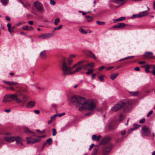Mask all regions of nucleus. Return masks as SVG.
Listing matches in <instances>:
<instances>
[{"label": "nucleus", "instance_id": "55", "mask_svg": "<svg viewBox=\"0 0 155 155\" xmlns=\"http://www.w3.org/2000/svg\"><path fill=\"white\" fill-rule=\"evenodd\" d=\"M78 66V65H77V64L76 63L75 64H74L73 66L72 67H70L71 68V70L73 69L75 67H77Z\"/></svg>", "mask_w": 155, "mask_h": 155}, {"label": "nucleus", "instance_id": "21", "mask_svg": "<svg viewBox=\"0 0 155 155\" xmlns=\"http://www.w3.org/2000/svg\"><path fill=\"white\" fill-rule=\"evenodd\" d=\"M118 74L116 73L115 74H112L111 75L110 78L112 80H114L116 77L118 75Z\"/></svg>", "mask_w": 155, "mask_h": 155}, {"label": "nucleus", "instance_id": "47", "mask_svg": "<svg viewBox=\"0 0 155 155\" xmlns=\"http://www.w3.org/2000/svg\"><path fill=\"white\" fill-rule=\"evenodd\" d=\"M75 57H76V56L75 55H74V54H71V55H70L69 58L71 59L72 58H73Z\"/></svg>", "mask_w": 155, "mask_h": 155}, {"label": "nucleus", "instance_id": "4", "mask_svg": "<svg viewBox=\"0 0 155 155\" xmlns=\"http://www.w3.org/2000/svg\"><path fill=\"white\" fill-rule=\"evenodd\" d=\"M125 103L124 102H119L115 104L112 107L110 110L111 111L114 112H116L123 107Z\"/></svg>", "mask_w": 155, "mask_h": 155}, {"label": "nucleus", "instance_id": "42", "mask_svg": "<svg viewBox=\"0 0 155 155\" xmlns=\"http://www.w3.org/2000/svg\"><path fill=\"white\" fill-rule=\"evenodd\" d=\"M97 152V150L96 148H95L93 152L92 153V155H96Z\"/></svg>", "mask_w": 155, "mask_h": 155}, {"label": "nucleus", "instance_id": "20", "mask_svg": "<svg viewBox=\"0 0 155 155\" xmlns=\"http://www.w3.org/2000/svg\"><path fill=\"white\" fill-rule=\"evenodd\" d=\"M7 26L8 28V31L11 34H12V32H14L13 30L12 29H11V25L10 23H8L7 25Z\"/></svg>", "mask_w": 155, "mask_h": 155}, {"label": "nucleus", "instance_id": "29", "mask_svg": "<svg viewBox=\"0 0 155 155\" xmlns=\"http://www.w3.org/2000/svg\"><path fill=\"white\" fill-rule=\"evenodd\" d=\"M90 56L91 57L93 58L94 59H96L97 58L95 55L92 52H90Z\"/></svg>", "mask_w": 155, "mask_h": 155}, {"label": "nucleus", "instance_id": "5", "mask_svg": "<svg viewBox=\"0 0 155 155\" xmlns=\"http://www.w3.org/2000/svg\"><path fill=\"white\" fill-rule=\"evenodd\" d=\"M54 31H53L52 33H47L38 36V38L42 39L50 38L53 37L54 35Z\"/></svg>", "mask_w": 155, "mask_h": 155}, {"label": "nucleus", "instance_id": "7", "mask_svg": "<svg viewBox=\"0 0 155 155\" xmlns=\"http://www.w3.org/2000/svg\"><path fill=\"white\" fill-rule=\"evenodd\" d=\"M141 130L142 134L146 136L149 135L150 134V130L148 127L146 126H143L142 127Z\"/></svg>", "mask_w": 155, "mask_h": 155}, {"label": "nucleus", "instance_id": "31", "mask_svg": "<svg viewBox=\"0 0 155 155\" xmlns=\"http://www.w3.org/2000/svg\"><path fill=\"white\" fill-rule=\"evenodd\" d=\"M47 142L49 145H51L52 143V140L51 138H49L47 140Z\"/></svg>", "mask_w": 155, "mask_h": 155}, {"label": "nucleus", "instance_id": "14", "mask_svg": "<svg viewBox=\"0 0 155 155\" xmlns=\"http://www.w3.org/2000/svg\"><path fill=\"white\" fill-rule=\"evenodd\" d=\"M9 97V94L6 95L4 96L2 101L5 103H6L7 102H10L11 101L9 99V98H10Z\"/></svg>", "mask_w": 155, "mask_h": 155}, {"label": "nucleus", "instance_id": "62", "mask_svg": "<svg viewBox=\"0 0 155 155\" xmlns=\"http://www.w3.org/2000/svg\"><path fill=\"white\" fill-rule=\"evenodd\" d=\"M23 24L22 22H20L19 23H18L17 24H16V25L17 26H19Z\"/></svg>", "mask_w": 155, "mask_h": 155}, {"label": "nucleus", "instance_id": "38", "mask_svg": "<svg viewBox=\"0 0 155 155\" xmlns=\"http://www.w3.org/2000/svg\"><path fill=\"white\" fill-rule=\"evenodd\" d=\"M22 29L25 30H29V28L28 26L25 25L22 27Z\"/></svg>", "mask_w": 155, "mask_h": 155}, {"label": "nucleus", "instance_id": "8", "mask_svg": "<svg viewBox=\"0 0 155 155\" xmlns=\"http://www.w3.org/2000/svg\"><path fill=\"white\" fill-rule=\"evenodd\" d=\"M87 68H86L85 67L84 64H83L81 66H79L75 70L72 71L73 73H72V74H73L76 72L80 71L82 70L83 69H84V70H87Z\"/></svg>", "mask_w": 155, "mask_h": 155}, {"label": "nucleus", "instance_id": "28", "mask_svg": "<svg viewBox=\"0 0 155 155\" xmlns=\"http://www.w3.org/2000/svg\"><path fill=\"white\" fill-rule=\"evenodd\" d=\"M79 31L81 33L83 34H86L87 33V32L85 31L84 30L81 28H80L79 29Z\"/></svg>", "mask_w": 155, "mask_h": 155}, {"label": "nucleus", "instance_id": "64", "mask_svg": "<svg viewBox=\"0 0 155 155\" xmlns=\"http://www.w3.org/2000/svg\"><path fill=\"white\" fill-rule=\"evenodd\" d=\"M5 19L7 21H9L10 20V18L9 17L6 16L5 17Z\"/></svg>", "mask_w": 155, "mask_h": 155}, {"label": "nucleus", "instance_id": "6", "mask_svg": "<svg viewBox=\"0 0 155 155\" xmlns=\"http://www.w3.org/2000/svg\"><path fill=\"white\" fill-rule=\"evenodd\" d=\"M33 4L39 12H44L42 5L40 2L36 1L34 2Z\"/></svg>", "mask_w": 155, "mask_h": 155}, {"label": "nucleus", "instance_id": "48", "mask_svg": "<svg viewBox=\"0 0 155 155\" xmlns=\"http://www.w3.org/2000/svg\"><path fill=\"white\" fill-rule=\"evenodd\" d=\"M145 121V119L143 118L140 120L139 123L140 124L143 123Z\"/></svg>", "mask_w": 155, "mask_h": 155}, {"label": "nucleus", "instance_id": "50", "mask_svg": "<svg viewBox=\"0 0 155 155\" xmlns=\"http://www.w3.org/2000/svg\"><path fill=\"white\" fill-rule=\"evenodd\" d=\"M99 79L101 81H104L103 77L102 76H99Z\"/></svg>", "mask_w": 155, "mask_h": 155}, {"label": "nucleus", "instance_id": "44", "mask_svg": "<svg viewBox=\"0 0 155 155\" xmlns=\"http://www.w3.org/2000/svg\"><path fill=\"white\" fill-rule=\"evenodd\" d=\"M15 101L18 103H20L21 102V101L18 97L15 100Z\"/></svg>", "mask_w": 155, "mask_h": 155}, {"label": "nucleus", "instance_id": "30", "mask_svg": "<svg viewBox=\"0 0 155 155\" xmlns=\"http://www.w3.org/2000/svg\"><path fill=\"white\" fill-rule=\"evenodd\" d=\"M60 19L59 18H57L55 19L54 22V24L55 25H58V22H59Z\"/></svg>", "mask_w": 155, "mask_h": 155}, {"label": "nucleus", "instance_id": "36", "mask_svg": "<svg viewBox=\"0 0 155 155\" xmlns=\"http://www.w3.org/2000/svg\"><path fill=\"white\" fill-rule=\"evenodd\" d=\"M36 131L39 134H44L45 132V130H43L42 131H41L39 130L38 129L36 130Z\"/></svg>", "mask_w": 155, "mask_h": 155}, {"label": "nucleus", "instance_id": "18", "mask_svg": "<svg viewBox=\"0 0 155 155\" xmlns=\"http://www.w3.org/2000/svg\"><path fill=\"white\" fill-rule=\"evenodd\" d=\"M9 97L10 98L12 99V100H16V99L18 95L15 94H9Z\"/></svg>", "mask_w": 155, "mask_h": 155}, {"label": "nucleus", "instance_id": "22", "mask_svg": "<svg viewBox=\"0 0 155 155\" xmlns=\"http://www.w3.org/2000/svg\"><path fill=\"white\" fill-rule=\"evenodd\" d=\"M129 93L130 94V95L134 96H136L138 95L139 94V92L138 91L136 92H129Z\"/></svg>", "mask_w": 155, "mask_h": 155}, {"label": "nucleus", "instance_id": "3", "mask_svg": "<svg viewBox=\"0 0 155 155\" xmlns=\"http://www.w3.org/2000/svg\"><path fill=\"white\" fill-rule=\"evenodd\" d=\"M61 70L62 74L64 76L72 75V71H71L70 67L68 66L66 62L64 61L62 64Z\"/></svg>", "mask_w": 155, "mask_h": 155}, {"label": "nucleus", "instance_id": "53", "mask_svg": "<svg viewBox=\"0 0 155 155\" xmlns=\"http://www.w3.org/2000/svg\"><path fill=\"white\" fill-rule=\"evenodd\" d=\"M120 21H122L125 20L126 19V18L125 17H121L119 18Z\"/></svg>", "mask_w": 155, "mask_h": 155}, {"label": "nucleus", "instance_id": "41", "mask_svg": "<svg viewBox=\"0 0 155 155\" xmlns=\"http://www.w3.org/2000/svg\"><path fill=\"white\" fill-rule=\"evenodd\" d=\"M139 14H137V15H134L132 16L131 17V18H140V17H139Z\"/></svg>", "mask_w": 155, "mask_h": 155}, {"label": "nucleus", "instance_id": "37", "mask_svg": "<svg viewBox=\"0 0 155 155\" xmlns=\"http://www.w3.org/2000/svg\"><path fill=\"white\" fill-rule=\"evenodd\" d=\"M41 139H33V143H34L38 142L40 141Z\"/></svg>", "mask_w": 155, "mask_h": 155}, {"label": "nucleus", "instance_id": "49", "mask_svg": "<svg viewBox=\"0 0 155 155\" xmlns=\"http://www.w3.org/2000/svg\"><path fill=\"white\" fill-rule=\"evenodd\" d=\"M50 3L51 5H55V1L53 0H50Z\"/></svg>", "mask_w": 155, "mask_h": 155}, {"label": "nucleus", "instance_id": "34", "mask_svg": "<svg viewBox=\"0 0 155 155\" xmlns=\"http://www.w3.org/2000/svg\"><path fill=\"white\" fill-rule=\"evenodd\" d=\"M93 71V70L89 69L87 71L85 72V74H86L89 75V74H91V73H92Z\"/></svg>", "mask_w": 155, "mask_h": 155}, {"label": "nucleus", "instance_id": "27", "mask_svg": "<svg viewBox=\"0 0 155 155\" xmlns=\"http://www.w3.org/2000/svg\"><path fill=\"white\" fill-rule=\"evenodd\" d=\"M113 0L116 3H119V4L123 3L125 1V0Z\"/></svg>", "mask_w": 155, "mask_h": 155}, {"label": "nucleus", "instance_id": "51", "mask_svg": "<svg viewBox=\"0 0 155 155\" xmlns=\"http://www.w3.org/2000/svg\"><path fill=\"white\" fill-rule=\"evenodd\" d=\"M65 114V113L64 112H63L62 113L58 114H57V115L59 117H61Z\"/></svg>", "mask_w": 155, "mask_h": 155}, {"label": "nucleus", "instance_id": "9", "mask_svg": "<svg viewBox=\"0 0 155 155\" xmlns=\"http://www.w3.org/2000/svg\"><path fill=\"white\" fill-rule=\"evenodd\" d=\"M4 139L5 141L11 143L15 141V137L14 136H6L4 137Z\"/></svg>", "mask_w": 155, "mask_h": 155}, {"label": "nucleus", "instance_id": "1", "mask_svg": "<svg viewBox=\"0 0 155 155\" xmlns=\"http://www.w3.org/2000/svg\"><path fill=\"white\" fill-rule=\"evenodd\" d=\"M95 103L93 100H86L85 98L83 105L80 108L79 110L82 111L86 109L89 111H93L95 110Z\"/></svg>", "mask_w": 155, "mask_h": 155}, {"label": "nucleus", "instance_id": "40", "mask_svg": "<svg viewBox=\"0 0 155 155\" xmlns=\"http://www.w3.org/2000/svg\"><path fill=\"white\" fill-rule=\"evenodd\" d=\"M97 136L96 135H93L92 136V139L93 140L97 141Z\"/></svg>", "mask_w": 155, "mask_h": 155}, {"label": "nucleus", "instance_id": "13", "mask_svg": "<svg viewBox=\"0 0 155 155\" xmlns=\"http://www.w3.org/2000/svg\"><path fill=\"white\" fill-rule=\"evenodd\" d=\"M40 58L43 59H45L47 57V55L45 50L41 52L39 54Z\"/></svg>", "mask_w": 155, "mask_h": 155}, {"label": "nucleus", "instance_id": "46", "mask_svg": "<svg viewBox=\"0 0 155 155\" xmlns=\"http://www.w3.org/2000/svg\"><path fill=\"white\" fill-rule=\"evenodd\" d=\"M62 27V25H60L58 27L54 29V31H55L57 30L60 29Z\"/></svg>", "mask_w": 155, "mask_h": 155}, {"label": "nucleus", "instance_id": "32", "mask_svg": "<svg viewBox=\"0 0 155 155\" xmlns=\"http://www.w3.org/2000/svg\"><path fill=\"white\" fill-rule=\"evenodd\" d=\"M86 62V61L85 60H82L78 62L77 63H76V64L78 66L79 65L81 64H82L85 63Z\"/></svg>", "mask_w": 155, "mask_h": 155}, {"label": "nucleus", "instance_id": "57", "mask_svg": "<svg viewBox=\"0 0 155 155\" xmlns=\"http://www.w3.org/2000/svg\"><path fill=\"white\" fill-rule=\"evenodd\" d=\"M140 126L137 124H135L134 125V127L135 129H136L138 128Z\"/></svg>", "mask_w": 155, "mask_h": 155}, {"label": "nucleus", "instance_id": "11", "mask_svg": "<svg viewBox=\"0 0 155 155\" xmlns=\"http://www.w3.org/2000/svg\"><path fill=\"white\" fill-rule=\"evenodd\" d=\"M15 140L16 143L17 144L19 145H20L21 146H23V144L21 142L22 139L19 136H18L16 137H15Z\"/></svg>", "mask_w": 155, "mask_h": 155}, {"label": "nucleus", "instance_id": "54", "mask_svg": "<svg viewBox=\"0 0 155 155\" xmlns=\"http://www.w3.org/2000/svg\"><path fill=\"white\" fill-rule=\"evenodd\" d=\"M153 113V111L152 110L150 111L148 114L147 115V117H149Z\"/></svg>", "mask_w": 155, "mask_h": 155}, {"label": "nucleus", "instance_id": "10", "mask_svg": "<svg viewBox=\"0 0 155 155\" xmlns=\"http://www.w3.org/2000/svg\"><path fill=\"white\" fill-rule=\"evenodd\" d=\"M153 53L150 52H147L145 53L144 56L149 58L155 59V56L153 55Z\"/></svg>", "mask_w": 155, "mask_h": 155}, {"label": "nucleus", "instance_id": "2", "mask_svg": "<svg viewBox=\"0 0 155 155\" xmlns=\"http://www.w3.org/2000/svg\"><path fill=\"white\" fill-rule=\"evenodd\" d=\"M85 97L77 96H73L71 98V102L72 104L78 107L79 110L80 108L82 105Z\"/></svg>", "mask_w": 155, "mask_h": 155}, {"label": "nucleus", "instance_id": "61", "mask_svg": "<svg viewBox=\"0 0 155 155\" xmlns=\"http://www.w3.org/2000/svg\"><path fill=\"white\" fill-rule=\"evenodd\" d=\"M96 75V74H93L92 75L91 79H94Z\"/></svg>", "mask_w": 155, "mask_h": 155}, {"label": "nucleus", "instance_id": "52", "mask_svg": "<svg viewBox=\"0 0 155 155\" xmlns=\"http://www.w3.org/2000/svg\"><path fill=\"white\" fill-rule=\"evenodd\" d=\"M134 57V56H129L126 57L125 58V60H126V59H131V58H133Z\"/></svg>", "mask_w": 155, "mask_h": 155}, {"label": "nucleus", "instance_id": "16", "mask_svg": "<svg viewBox=\"0 0 155 155\" xmlns=\"http://www.w3.org/2000/svg\"><path fill=\"white\" fill-rule=\"evenodd\" d=\"M27 143L28 144H33V139L31 137L26 138Z\"/></svg>", "mask_w": 155, "mask_h": 155}, {"label": "nucleus", "instance_id": "33", "mask_svg": "<svg viewBox=\"0 0 155 155\" xmlns=\"http://www.w3.org/2000/svg\"><path fill=\"white\" fill-rule=\"evenodd\" d=\"M97 23L100 25H104L105 24L104 22H101L99 21H97L96 22Z\"/></svg>", "mask_w": 155, "mask_h": 155}, {"label": "nucleus", "instance_id": "35", "mask_svg": "<svg viewBox=\"0 0 155 155\" xmlns=\"http://www.w3.org/2000/svg\"><path fill=\"white\" fill-rule=\"evenodd\" d=\"M73 62V60L71 59H70L69 58L68 61V63L67 65L68 66H70L71 65V64H72V63Z\"/></svg>", "mask_w": 155, "mask_h": 155}, {"label": "nucleus", "instance_id": "19", "mask_svg": "<svg viewBox=\"0 0 155 155\" xmlns=\"http://www.w3.org/2000/svg\"><path fill=\"white\" fill-rule=\"evenodd\" d=\"M35 105V103L33 101L30 102L28 104V107L31 108L34 107Z\"/></svg>", "mask_w": 155, "mask_h": 155}, {"label": "nucleus", "instance_id": "43", "mask_svg": "<svg viewBox=\"0 0 155 155\" xmlns=\"http://www.w3.org/2000/svg\"><path fill=\"white\" fill-rule=\"evenodd\" d=\"M150 68L149 66H147L145 68V71L147 73H149V72Z\"/></svg>", "mask_w": 155, "mask_h": 155}, {"label": "nucleus", "instance_id": "17", "mask_svg": "<svg viewBox=\"0 0 155 155\" xmlns=\"http://www.w3.org/2000/svg\"><path fill=\"white\" fill-rule=\"evenodd\" d=\"M148 13L149 12L147 11H145L143 12H140L139 13V17H141L143 16H145L148 15Z\"/></svg>", "mask_w": 155, "mask_h": 155}, {"label": "nucleus", "instance_id": "45", "mask_svg": "<svg viewBox=\"0 0 155 155\" xmlns=\"http://www.w3.org/2000/svg\"><path fill=\"white\" fill-rule=\"evenodd\" d=\"M56 116V114H55V115L53 116H52L51 117V120L53 121V120H54Z\"/></svg>", "mask_w": 155, "mask_h": 155}, {"label": "nucleus", "instance_id": "56", "mask_svg": "<svg viewBox=\"0 0 155 155\" xmlns=\"http://www.w3.org/2000/svg\"><path fill=\"white\" fill-rule=\"evenodd\" d=\"M119 117L120 118L119 119V120L121 121L122 120L123 117V116L121 114H120L119 115Z\"/></svg>", "mask_w": 155, "mask_h": 155}, {"label": "nucleus", "instance_id": "25", "mask_svg": "<svg viewBox=\"0 0 155 155\" xmlns=\"http://www.w3.org/2000/svg\"><path fill=\"white\" fill-rule=\"evenodd\" d=\"M84 65L86 68H87V67L88 66H89L91 68H93L94 66V64L93 63H92L90 64H84Z\"/></svg>", "mask_w": 155, "mask_h": 155}, {"label": "nucleus", "instance_id": "12", "mask_svg": "<svg viewBox=\"0 0 155 155\" xmlns=\"http://www.w3.org/2000/svg\"><path fill=\"white\" fill-rule=\"evenodd\" d=\"M111 140L110 137H107L103 139L101 141V143L103 144H105L109 142Z\"/></svg>", "mask_w": 155, "mask_h": 155}, {"label": "nucleus", "instance_id": "63", "mask_svg": "<svg viewBox=\"0 0 155 155\" xmlns=\"http://www.w3.org/2000/svg\"><path fill=\"white\" fill-rule=\"evenodd\" d=\"M104 66H102L99 68V71H101L102 69L104 68Z\"/></svg>", "mask_w": 155, "mask_h": 155}, {"label": "nucleus", "instance_id": "15", "mask_svg": "<svg viewBox=\"0 0 155 155\" xmlns=\"http://www.w3.org/2000/svg\"><path fill=\"white\" fill-rule=\"evenodd\" d=\"M3 82L9 85H13L18 84L17 82L15 81H7L4 80L3 81Z\"/></svg>", "mask_w": 155, "mask_h": 155}, {"label": "nucleus", "instance_id": "58", "mask_svg": "<svg viewBox=\"0 0 155 155\" xmlns=\"http://www.w3.org/2000/svg\"><path fill=\"white\" fill-rule=\"evenodd\" d=\"M153 75H155V66H153Z\"/></svg>", "mask_w": 155, "mask_h": 155}, {"label": "nucleus", "instance_id": "24", "mask_svg": "<svg viewBox=\"0 0 155 155\" xmlns=\"http://www.w3.org/2000/svg\"><path fill=\"white\" fill-rule=\"evenodd\" d=\"M85 18L87 19V21L88 22H91L93 20V18L92 17L88 16H86Z\"/></svg>", "mask_w": 155, "mask_h": 155}, {"label": "nucleus", "instance_id": "59", "mask_svg": "<svg viewBox=\"0 0 155 155\" xmlns=\"http://www.w3.org/2000/svg\"><path fill=\"white\" fill-rule=\"evenodd\" d=\"M101 137V136L100 135H98V136L97 137V141L98 142L99 141Z\"/></svg>", "mask_w": 155, "mask_h": 155}, {"label": "nucleus", "instance_id": "60", "mask_svg": "<svg viewBox=\"0 0 155 155\" xmlns=\"http://www.w3.org/2000/svg\"><path fill=\"white\" fill-rule=\"evenodd\" d=\"M120 134L122 135H124L125 134V130H123V131H121Z\"/></svg>", "mask_w": 155, "mask_h": 155}, {"label": "nucleus", "instance_id": "26", "mask_svg": "<svg viewBox=\"0 0 155 155\" xmlns=\"http://www.w3.org/2000/svg\"><path fill=\"white\" fill-rule=\"evenodd\" d=\"M1 2L4 5H6L8 4V0H1Z\"/></svg>", "mask_w": 155, "mask_h": 155}, {"label": "nucleus", "instance_id": "23", "mask_svg": "<svg viewBox=\"0 0 155 155\" xmlns=\"http://www.w3.org/2000/svg\"><path fill=\"white\" fill-rule=\"evenodd\" d=\"M118 25V28H123L126 25L124 23H119Z\"/></svg>", "mask_w": 155, "mask_h": 155}, {"label": "nucleus", "instance_id": "39", "mask_svg": "<svg viewBox=\"0 0 155 155\" xmlns=\"http://www.w3.org/2000/svg\"><path fill=\"white\" fill-rule=\"evenodd\" d=\"M52 132H53L52 135L53 136H55L57 132H56V130L55 128H53L52 129Z\"/></svg>", "mask_w": 155, "mask_h": 155}]
</instances>
